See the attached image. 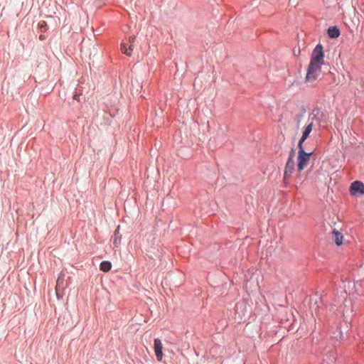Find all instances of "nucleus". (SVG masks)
<instances>
[{"label": "nucleus", "instance_id": "obj_1", "mask_svg": "<svg viewBox=\"0 0 364 364\" xmlns=\"http://www.w3.org/2000/svg\"><path fill=\"white\" fill-rule=\"evenodd\" d=\"M298 171H302L308 164L313 152L306 153L303 145L298 144Z\"/></svg>", "mask_w": 364, "mask_h": 364}, {"label": "nucleus", "instance_id": "obj_2", "mask_svg": "<svg viewBox=\"0 0 364 364\" xmlns=\"http://www.w3.org/2000/svg\"><path fill=\"white\" fill-rule=\"evenodd\" d=\"M321 72V65L310 63L307 69L306 81L311 82L317 80Z\"/></svg>", "mask_w": 364, "mask_h": 364}, {"label": "nucleus", "instance_id": "obj_3", "mask_svg": "<svg viewBox=\"0 0 364 364\" xmlns=\"http://www.w3.org/2000/svg\"><path fill=\"white\" fill-rule=\"evenodd\" d=\"M323 46L321 44H318L313 50L310 63L322 65L323 64Z\"/></svg>", "mask_w": 364, "mask_h": 364}, {"label": "nucleus", "instance_id": "obj_4", "mask_svg": "<svg viewBox=\"0 0 364 364\" xmlns=\"http://www.w3.org/2000/svg\"><path fill=\"white\" fill-rule=\"evenodd\" d=\"M315 116H314L311 119L309 117L307 120L306 124L303 127L302 135L301 139L299 141L298 144L303 145V143L308 139L310 133L311 132L314 127V119Z\"/></svg>", "mask_w": 364, "mask_h": 364}, {"label": "nucleus", "instance_id": "obj_5", "mask_svg": "<svg viewBox=\"0 0 364 364\" xmlns=\"http://www.w3.org/2000/svg\"><path fill=\"white\" fill-rule=\"evenodd\" d=\"M136 41V37L134 36H131L129 37L127 40V43L123 42L121 43L120 50L121 51L128 56L132 55V53L133 50V48L134 46V43Z\"/></svg>", "mask_w": 364, "mask_h": 364}, {"label": "nucleus", "instance_id": "obj_6", "mask_svg": "<svg viewBox=\"0 0 364 364\" xmlns=\"http://www.w3.org/2000/svg\"><path fill=\"white\" fill-rule=\"evenodd\" d=\"M350 191L353 196L364 195V184L361 181H355L353 182L350 187Z\"/></svg>", "mask_w": 364, "mask_h": 364}, {"label": "nucleus", "instance_id": "obj_7", "mask_svg": "<svg viewBox=\"0 0 364 364\" xmlns=\"http://www.w3.org/2000/svg\"><path fill=\"white\" fill-rule=\"evenodd\" d=\"M154 352L158 361H161L163 359V345L161 341L159 338L154 339Z\"/></svg>", "mask_w": 364, "mask_h": 364}, {"label": "nucleus", "instance_id": "obj_8", "mask_svg": "<svg viewBox=\"0 0 364 364\" xmlns=\"http://www.w3.org/2000/svg\"><path fill=\"white\" fill-rule=\"evenodd\" d=\"M65 274L61 272L58 276V278L56 282L55 291L56 295L58 297L60 294L63 292L65 289L64 281H65Z\"/></svg>", "mask_w": 364, "mask_h": 364}, {"label": "nucleus", "instance_id": "obj_9", "mask_svg": "<svg viewBox=\"0 0 364 364\" xmlns=\"http://www.w3.org/2000/svg\"><path fill=\"white\" fill-rule=\"evenodd\" d=\"M295 163L294 160H291V158L288 159L287 162L286 164L284 172V181L286 183V181L293 171L294 170Z\"/></svg>", "mask_w": 364, "mask_h": 364}, {"label": "nucleus", "instance_id": "obj_10", "mask_svg": "<svg viewBox=\"0 0 364 364\" xmlns=\"http://www.w3.org/2000/svg\"><path fill=\"white\" fill-rule=\"evenodd\" d=\"M333 240L337 245H341L343 243V236L341 232L336 230H333Z\"/></svg>", "mask_w": 364, "mask_h": 364}, {"label": "nucleus", "instance_id": "obj_11", "mask_svg": "<svg viewBox=\"0 0 364 364\" xmlns=\"http://www.w3.org/2000/svg\"><path fill=\"white\" fill-rule=\"evenodd\" d=\"M328 35L331 38H336L340 36V31L336 26L329 27L328 29Z\"/></svg>", "mask_w": 364, "mask_h": 364}, {"label": "nucleus", "instance_id": "obj_12", "mask_svg": "<svg viewBox=\"0 0 364 364\" xmlns=\"http://www.w3.org/2000/svg\"><path fill=\"white\" fill-rule=\"evenodd\" d=\"M112 264L109 261H103L100 265V269L102 272H107L111 269Z\"/></svg>", "mask_w": 364, "mask_h": 364}, {"label": "nucleus", "instance_id": "obj_13", "mask_svg": "<svg viewBox=\"0 0 364 364\" xmlns=\"http://www.w3.org/2000/svg\"><path fill=\"white\" fill-rule=\"evenodd\" d=\"M305 112H306V111L304 109V110H302L301 112H300L299 114H296V117H295V120H296V122L297 129H299V127L300 123L301 122L302 118L304 116Z\"/></svg>", "mask_w": 364, "mask_h": 364}, {"label": "nucleus", "instance_id": "obj_14", "mask_svg": "<svg viewBox=\"0 0 364 364\" xmlns=\"http://www.w3.org/2000/svg\"><path fill=\"white\" fill-rule=\"evenodd\" d=\"M121 241V237H118L117 235L114 236V245L115 247H117Z\"/></svg>", "mask_w": 364, "mask_h": 364}, {"label": "nucleus", "instance_id": "obj_15", "mask_svg": "<svg viewBox=\"0 0 364 364\" xmlns=\"http://www.w3.org/2000/svg\"><path fill=\"white\" fill-rule=\"evenodd\" d=\"M294 155H295V151L294 149H292L289 153L288 159L291 158V160H294Z\"/></svg>", "mask_w": 364, "mask_h": 364}, {"label": "nucleus", "instance_id": "obj_16", "mask_svg": "<svg viewBox=\"0 0 364 364\" xmlns=\"http://www.w3.org/2000/svg\"><path fill=\"white\" fill-rule=\"evenodd\" d=\"M41 31H46V29H47V25H46V23L45 22H43V23H42V24H41Z\"/></svg>", "mask_w": 364, "mask_h": 364}, {"label": "nucleus", "instance_id": "obj_17", "mask_svg": "<svg viewBox=\"0 0 364 364\" xmlns=\"http://www.w3.org/2000/svg\"><path fill=\"white\" fill-rule=\"evenodd\" d=\"M74 100L80 101L79 95H75L73 97Z\"/></svg>", "mask_w": 364, "mask_h": 364}, {"label": "nucleus", "instance_id": "obj_18", "mask_svg": "<svg viewBox=\"0 0 364 364\" xmlns=\"http://www.w3.org/2000/svg\"><path fill=\"white\" fill-rule=\"evenodd\" d=\"M118 233H119L118 230H116L114 232V236L117 235Z\"/></svg>", "mask_w": 364, "mask_h": 364}]
</instances>
